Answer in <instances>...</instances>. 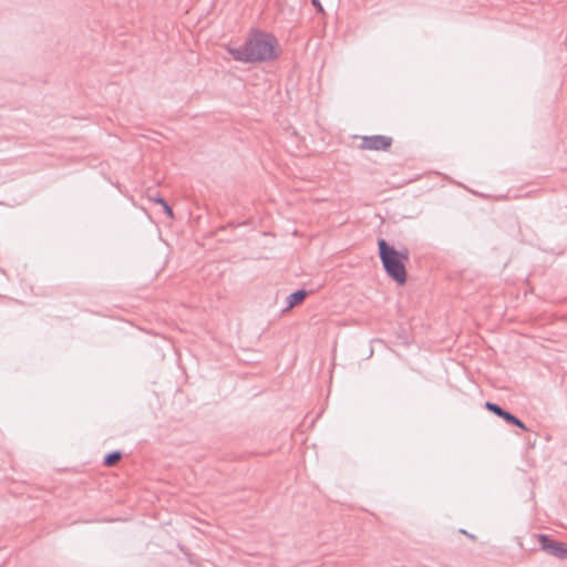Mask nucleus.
<instances>
[{
    "instance_id": "nucleus-9",
    "label": "nucleus",
    "mask_w": 567,
    "mask_h": 567,
    "mask_svg": "<svg viewBox=\"0 0 567 567\" xmlns=\"http://www.w3.org/2000/svg\"><path fill=\"white\" fill-rule=\"evenodd\" d=\"M511 425H515L519 427L523 431H528L527 426L524 424L522 420H519L517 416H515L514 422L511 423Z\"/></svg>"
},
{
    "instance_id": "nucleus-3",
    "label": "nucleus",
    "mask_w": 567,
    "mask_h": 567,
    "mask_svg": "<svg viewBox=\"0 0 567 567\" xmlns=\"http://www.w3.org/2000/svg\"><path fill=\"white\" fill-rule=\"evenodd\" d=\"M535 537L538 539L540 549L558 559H567V546L565 543L553 539L549 535L537 534Z\"/></svg>"
},
{
    "instance_id": "nucleus-2",
    "label": "nucleus",
    "mask_w": 567,
    "mask_h": 567,
    "mask_svg": "<svg viewBox=\"0 0 567 567\" xmlns=\"http://www.w3.org/2000/svg\"><path fill=\"white\" fill-rule=\"evenodd\" d=\"M379 257L385 274L398 285L408 279L405 264L410 260V251L405 246L395 249L384 238L378 239Z\"/></svg>"
},
{
    "instance_id": "nucleus-8",
    "label": "nucleus",
    "mask_w": 567,
    "mask_h": 567,
    "mask_svg": "<svg viewBox=\"0 0 567 567\" xmlns=\"http://www.w3.org/2000/svg\"><path fill=\"white\" fill-rule=\"evenodd\" d=\"M484 406L487 411H489L491 413L495 414L496 416H498L501 419L503 417V414L506 411L497 403L489 402V401L485 402Z\"/></svg>"
},
{
    "instance_id": "nucleus-4",
    "label": "nucleus",
    "mask_w": 567,
    "mask_h": 567,
    "mask_svg": "<svg viewBox=\"0 0 567 567\" xmlns=\"http://www.w3.org/2000/svg\"><path fill=\"white\" fill-rule=\"evenodd\" d=\"M393 138L386 135H369L361 137V150L369 151H389L392 146Z\"/></svg>"
},
{
    "instance_id": "nucleus-5",
    "label": "nucleus",
    "mask_w": 567,
    "mask_h": 567,
    "mask_svg": "<svg viewBox=\"0 0 567 567\" xmlns=\"http://www.w3.org/2000/svg\"><path fill=\"white\" fill-rule=\"evenodd\" d=\"M309 292L306 289H298L291 292L286 299L287 307L285 310H290L293 307L300 305L307 298Z\"/></svg>"
},
{
    "instance_id": "nucleus-1",
    "label": "nucleus",
    "mask_w": 567,
    "mask_h": 567,
    "mask_svg": "<svg viewBox=\"0 0 567 567\" xmlns=\"http://www.w3.org/2000/svg\"><path fill=\"white\" fill-rule=\"evenodd\" d=\"M278 41L275 35L261 31H255L238 48H229V54L239 62L254 63L270 61L277 56L276 47Z\"/></svg>"
},
{
    "instance_id": "nucleus-10",
    "label": "nucleus",
    "mask_w": 567,
    "mask_h": 567,
    "mask_svg": "<svg viewBox=\"0 0 567 567\" xmlns=\"http://www.w3.org/2000/svg\"><path fill=\"white\" fill-rule=\"evenodd\" d=\"M506 423L511 424L515 420V415L509 411H505L502 417Z\"/></svg>"
},
{
    "instance_id": "nucleus-7",
    "label": "nucleus",
    "mask_w": 567,
    "mask_h": 567,
    "mask_svg": "<svg viewBox=\"0 0 567 567\" xmlns=\"http://www.w3.org/2000/svg\"><path fill=\"white\" fill-rule=\"evenodd\" d=\"M122 458V453L120 451H113L104 456L103 464L105 466H114Z\"/></svg>"
},
{
    "instance_id": "nucleus-11",
    "label": "nucleus",
    "mask_w": 567,
    "mask_h": 567,
    "mask_svg": "<svg viewBox=\"0 0 567 567\" xmlns=\"http://www.w3.org/2000/svg\"><path fill=\"white\" fill-rule=\"evenodd\" d=\"M312 4H313L315 7H317L319 10H322V7H321V4H320L319 0H312Z\"/></svg>"
},
{
    "instance_id": "nucleus-6",
    "label": "nucleus",
    "mask_w": 567,
    "mask_h": 567,
    "mask_svg": "<svg viewBox=\"0 0 567 567\" xmlns=\"http://www.w3.org/2000/svg\"><path fill=\"white\" fill-rule=\"evenodd\" d=\"M148 199L151 202H154L156 204H159V206L163 207V210L164 213L167 215V217L169 218H173L174 217V213H173V209L172 207L168 205V203L163 198L161 197L158 194L156 195H148Z\"/></svg>"
},
{
    "instance_id": "nucleus-12",
    "label": "nucleus",
    "mask_w": 567,
    "mask_h": 567,
    "mask_svg": "<svg viewBox=\"0 0 567 567\" xmlns=\"http://www.w3.org/2000/svg\"><path fill=\"white\" fill-rule=\"evenodd\" d=\"M462 534H465L466 536H468L470 538L474 539L475 537L473 535H470L468 532L464 530V529H461L460 530Z\"/></svg>"
}]
</instances>
